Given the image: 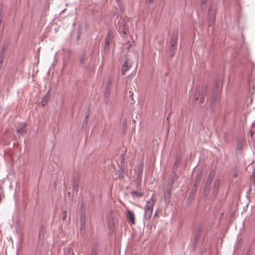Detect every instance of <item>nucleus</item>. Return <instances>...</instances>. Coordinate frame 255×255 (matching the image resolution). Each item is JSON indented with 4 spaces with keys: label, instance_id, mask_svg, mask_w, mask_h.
I'll list each match as a JSON object with an SVG mask.
<instances>
[{
    "label": "nucleus",
    "instance_id": "nucleus-1",
    "mask_svg": "<svg viewBox=\"0 0 255 255\" xmlns=\"http://www.w3.org/2000/svg\"><path fill=\"white\" fill-rule=\"evenodd\" d=\"M177 34L176 33L173 34L171 37V46L170 48V50L171 51V52H174V51L175 50L177 45Z\"/></svg>",
    "mask_w": 255,
    "mask_h": 255
},
{
    "label": "nucleus",
    "instance_id": "nucleus-2",
    "mask_svg": "<svg viewBox=\"0 0 255 255\" xmlns=\"http://www.w3.org/2000/svg\"><path fill=\"white\" fill-rule=\"evenodd\" d=\"M80 231L81 233L84 234L86 227V217L85 215L81 216L80 218Z\"/></svg>",
    "mask_w": 255,
    "mask_h": 255
},
{
    "label": "nucleus",
    "instance_id": "nucleus-3",
    "mask_svg": "<svg viewBox=\"0 0 255 255\" xmlns=\"http://www.w3.org/2000/svg\"><path fill=\"white\" fill-rule=\"evenodd\" d=\"M26 131V127L25 125L22 124H20L19 127L17 128L18 136H19L25 133Z\"/></svg>",
    "mask_w": 255,
    "mask_h": 255
},
{
    "label": "nucleus",
    "instance_id": "nucleus-4",
    "mask_svg": "<svg viewBox=\"0 0 255 255\" xmlns=\"http://www.w3.org/2000/svg\"><path fill=\"white\" fill-rule=\"evenodd\" d=\"M127 218L128 220L131 222L133 225L135 224V216L133 212L128 210L127 213Z\"/></svg>",
    "mask_w": 255,
    "mask_h": 255
},
{
    "label": "nucleus",
    "instance_id": "nucleus-5",
    "mask_svg": "<svg viewBox=\"0 0 255 255\" xmlns=\"http://www.w3.org/2000/svg\"><path fill=\"white\" fill-rule=\"evenodd\" d=\"M155 204V200L153 199V196L146 202L145 209L153 210V207Z\"/></svg>",
    "mask_w": 255,
    "mask_h": 255
},
{
    "label": "nucleus",
    "instance_id": "nucleus-6",
    "mask_svg": "<svg viewBox=\"0 0 255 255\" xmlns=\"http://www.w3.org/2000/svg\"><path fill=\"white\" fill-rule=\"evenodd\" d=\"M131 67V64L128 61H126L122 68V73L123 75H125L126 72L129 70Z\"/></svg>",
    "mask_w": 255,
    "mask_h": 255
},
{
    "label": "nucleus",
    "instance_id": "nucleus-7",
    "mask_svg": "<svg viewBox=\"0 0 255 255\" xmlns=\"http://www.w3.org/2000/svg\"><path fill=\"white\" fill-rule=\"evenodd\" d=\"M215 173L214 172H211L207 179L205 185L211 186L213 179L214 177Z\"/></svg>",
    "mask_w": 255,
    "mask_h": 255
},
{
    "label": "nucleus",
    "instance_id": "nucleus-8",
    "mask_svg": "<svg viewBox=\"0 0 255 255\" xmlns=\"http://www.w3.org/2000/svg\"><path fill=\"white\" fill-rule=\"evenodd\" d=\"M153 210L145 209V218L147 220H149L152 215Z\"/></svg>",
    "mask_w": 255,
    "mask_h": 255
},
{
    "label": "nucleus",
    "instance_id": "nucleus-9",
    "mask_svg": "<svg viewBox=\"0 0 255 255\" xmlns=\"http://www.w3.org/2000/svg\"><path fill=\"white\" fill-rule=\"evenodd\" d=\"M214 192H218L220 186L219 180H217L214 182Z\"/></svg>",
    "mask_w": 255,
    "mask_h": 255
},
{
    "label": "nucleus",
    "instance_id": "nucleus-10",
    "mask_svg": "<svg viewBox=\"0 0 255 255\" xmlns=\"http://www.w3.org/2000/svg\"><path fill=\"white\" fill-rule=\"evenodd\" d=\"M110 36H108L106 37L105 39V45H104V48L106 49V48L108 47L109 45V42L110 40Z\"/></svg>",
    "mask_w": 255,
    "mask_h": 255
},
{
    "label": "nucleus",
    "instance_id": "nucleus-11",
    "mask_svg": "<svg viewBox=\"0 0 255 255\" xmlns=\"http://www.w3.org/2000/svg\"><path fill=\"white\" fill-rule=\"evenodd\" d=\"M211 186H208V185H205L204 187V194L205 195H207L209 194Z\"/></svg>",
    "mask_w": 255,
    "mask_h": 255
},
{
    "label": "nucleus",
    "instance_id": "nucleus-12",
    "mask_svg": "<svg viewBox=\"0 0 255 255\" xmlns=\"http://www.w3.org/2000/svg\"><path fill=\"white\" fill-rule=\"evenodd\" d=\"M88 116H86L85 118L84 119L83 122V127L87 126L88 123Z\"/></svg>",
    "mask_w": 255,
    "mask_h": 255
},
{
    "label": "nucleus",
    "instance_id": "nucleus-13",
    "mask_svg": "<svg viewBox=\"0 0 255 255\" xmlns=\"http://www.w3.org/2000/svg\"><path fill=\"white\" fill-rule=\"evenodd\" d=\"M200 178H201V176L200 175H198L195 179V182L196 183V184H198V183L199 182L200 180Z\"/></svg>",
    "mask_w": 255,
    "mask_h": 255
},
{
    "label": "nucleus",
    "instance_id": "nucleus-14",
    "mask_svg": "<svg viewBox=\"0 0 255 255\" xmlns=\"http://www.w3.org/2000/svg\"><path fill=\"white\" fill-rule=\"evenodd\" d=\"M44 238V231L43 230H40L39 232V238L43 239Z\"/></svg>",
    "mask_w": 255,
    "mask_h": 255
},
{
    "label": "nucleus",
    "instance_id": "nucleus-15",
    "mask_svg": "<svg viewBox=\"0 0 255 255\" xmlns=\"http://www.w3.org/2000/svg\"><path fill=\"white\" fill-rule=\"evenodd\" d=\"M66 211H64L63 212V219H65L66 217Z\"/></svg>",
    "mask_w": 255,
    "mask_h": 255
},
{
    "label": "nucleus",
    "instance_id": "nucleus-16",
    "mask_svg": "<svg viewBox=\"0 0 255 255\" xmlns=\"http://www.w3.org/2000/svg\"><path fill=\"white\" fill-rule=\"evenodd\" d=\"M146 2L148 3H151L153 0H145Z\"/></svg>",
    "mask_w": 255,
    "mask_h": 255
},
{
    "label": "nucleus",
    "instance_id": "nucleus-17",
    "mask_svg": "<svg viewBox=\"0 0 255 255\" xmlns=\"http://www.w3.org/2000/svg\"><path fill=\"white\" fill-rule=\"evenodd\" d=\"M114 226V223L112 222L109 224V226L110 228H112Z\"/></svg>",
    "mask_w": 255,
    "mask_h": 255
},
{
    "label": "nucleus",
    "instance_id": "nucleus-18",
    "mask_svg": "<svg viewBox=\"0 0 255 255\" xmlns=\"http://www.w3.org/2000/svg\"><path fill=\"white\" fill-rule=\"evenodd\" d=\"M1 64H2V61H1L0 62V67H1Z\"/></svg>",
    "mask_w": 255,
    "mask_h": 255
},
{
    "label": "nucleus",
    "instance_id": "nucleus-19",
    "mask_svg": "<svg viewBox=\"0 0 255 255\" xmlns=\"http://www.w3.org/2000/svg\"><path fill=\"white\" fill-rule=\"evenodd\" d=\"M251 134H252V136H253V132L252 131H251Z\"/></svg>",
    "mask_w": 255,
    "mask_h": 255
},
{
    "label": "nucleus",
    "instance_id": "nucleus-20",
    "mask_svg": "<svg viewBox=\"0 0 255 255\" xmlns=\"http://www.w3.org/2000/svg\"><path fill=\"white\" fill-rule=\"evenodd\" d=\"M251 134H252V136H253V132L252 131H251Z\"/></svg>",
    "mask_w": 255,
    "mask_h": 255
},
{
    "label": "nucleus",
    "instance_id": "nucleus-21",
    "mask_svg": "<svg viewBox=\"0 0 255 255\" xmlns=\"http://www.w3.org/2000/svg\"><path fill=\"white\" fill-rule=\"evenodd\" d=\"M154 216H157V213L155 214Z\"/></svg>",
    "mask_w": 255,
    "mask_h": 255
},
{
    "label": "nucleus",
    "instance_id": "nucleus-22",
    "mask_svg": "<svg viewBox=\"0 0 255 255\" xmlns=\"http://www.w3.org/2000/svg\"><path fill=\"white\" fill-rule=\"evenodd\" d=\"M201 102V103H203V101H202V100H201V102Z\"/></svg>",
    "mask_w": 255,
    "mask_h": 255
}]
</instances>
